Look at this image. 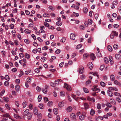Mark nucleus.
Here are the masks:
<instances>
[{"mask_svg":"<svg viewBox=\"0 0 121 121\" xmlns=\"http://www.w3.org/2000/svg\"><path fill=\"white\" fill-rule=\"evenodd\" d=\"M84 70L83 67L82 66H80L77 70V71L80 74H81L83 73Z\"/></svg>","mask_w":121,"mask_h":121,"instance_id":"1","label":"nucleus"},{"mask_svg":"<svg viewBox=\"0 0 121 121\" xmlns=\"http://www.w3.org/2000/svg\"><path fill=\"white\" fill-rule=\"evenodd\" d=\"M48 87V86L46 85H45L44 88H43L42 91L43 93L46 94L48 92L47 89Z\"/></svg>","mask_w":121,"mask_h":121,"instance_id":"2","label":"nucleus"},{"mask_svg":"<svg viewBox=\"0 0 121 121\" xmlns=\"http://www.w3.org/2000/svg\"><path fill=\"white\" fill-rule=\"evenodd\" d=\"M64 87L69 91H70L72 89L70 86L68 84H67L65 83L64 84Z\"/></svg>","mask_w":121,"mask_h":121,"instance_id":"3","label":"nucleus"},{"mask_svg":"<svg viewBox=\"0 0 121 121\" xmlns=\"http://www.w3.org/2000/svg\"><path fill=\"white\" fill-rule=\"evenodd\" d=\"M86 114V113L85 112H83L82 113V115L79 117V118L80 120H83L84 119V116Z\"/></svg>","mask_w":121,"mask_h":121,"instance_id":"4","label":"nucleus"},{"mask_svg":"<svg viewBox=\"0 0 121 121\" xmlns=\"http://www.w3.org/2000/svg\"><path fill=\"white\" fill-rule=\"evenodd\" d=\"M33 114L32 113L29 112L28 114L26 115V116L27 117V118L29 120L32 117Z\"/></svg>","mask_w":121,"mask_h":121,"instance_id":"5","label":"nucleus"},{"mask_svg":"<svg viewBox=\"0 0 121 121\" xmlns=\"http://www.w3.org/2000/svg\"><path fill=\"white\" fill-rule=\"evenodd\" d=\"M70 37L71 39L74 40L75 39V35L74 34L71 33L70 35Z\"/></svg>","mask_w":121,"mask_h":121,"instance_id":"6","label":"nucleus"},{"mask_svg":"<svg viewBox=\"0 0 121 121\" xmlns=\"http://www.w3.org/2000/svg\"><path fill=\"white\" fill-rule=\"evenodd\" d=\"M89 57L88 54L87 53H85L84 54L82 58L83 60H85Z\"/></svg>","mask_w":121,"mask_h":121,"instance_id":"7","label":"nucleus"},{"mask_svg":"<svg viewBox=\"0 0 121 121\" xmlns=\"http://www.w3.org/2000/svg\"><path fill=\"white\" fill-rule=\"evenodd\" d=\"M114 82L115 84L119 86H121V83L119 82H118L117 80L114 81Z\"/></svg>","mask_w":121,"mask_h":121,"instance_id":"8","label":"nucleus"},{"mask_svg":"<svg viewBox=\"0 0 121 121\" xmlns=\"http://www.w3.org/2000/svg\"><path fill=\"white\" fill-rule=\"evenodd\" d=\"M110 102L112 104H113L114 105H116V103L115 100L112 99H110Z\"/></svg>","mask_w":121,"mask_h":121,"instance_id":"9","label":"nucleus"},{"mask_svg":"<svg viewBox=\"0 0 121 121\" xmlns=\"http://www.w3.org/2000/svg\"><path fill=\"white\" fill-rule=\"evenodd\" d=\"M93 64L91 62H89L88 64V66L90 69H91L92 68Z\"/></svg>","mask_w":121,"mask_h":121,"instance_id":"10","label":"nucleus"},{"mask_svg":"<svg viewBox=\"0 0 121 121\" xmlns=\"http://www.w3.org/2000/svg\"><path fill=\"white\" fill-rule=\"evenodd\" d=\"M76 116L75 113H72L70 114V117L72 119H73L75 118Z\"/></svg>","mask_w":121,"mask_h":121,"instance_id":"11","label":"nucleus"},{"mask_svg":"<svg viewBox=\"0 0 121 121\" xmlns=\"http://www.w3.org/2000/svg\"><path fill=\"white\" fill-rule=\"evenodd\" d=\"M2 116L3 117H10L9 115V113H5L2 115Z\"/></svg>","mask_w":121,"mask_h":121,"instance_id":"12","label":"nucleus"},{"mask_svg":"<svg viewBox=\"0 0 121 121\" xmlns=\"http://www.w3.org/2000/svg\"><path fill=\"white\" fill-rule=\"evenodd\" d=\"M115 57L117 59H119L121 58V56L120 54H116L115 55Z\"/></svg>","mask_w":121,"mask_h":121,"instance_id":"13","label":"nucleus"},{"mask_svg":"<svg viewBox=\"0 0 121 121\" xmlns=\"http://www.w3.org/2000/svg\"><path fill=\"white\" fill-rule=\"evenodd\" d=\"M29 112V110L28 109H26L24 112V116H26V115Z\"/></svg>","mask_w":121,"mask_h":121,"instance_id":"14","label":"nucleus"},{"mask_svg":"<svg viewBox=\"0 0 121 121\" xmlns=\"http://www.w3.org/2000/svg\"><path fill=\"white\" fill-rule=\"evenodd\" d=\"M64 103L63 101H60L58 103V106L60 108L64 106Z\"/></svg>","mask_w":121,"mask_h":121,"instance_id":"15","label":"nucleus"},{"mask_svg":"<svg viewBox=\"0 0 121 121\" xmlns=\"http://www.w3.org/2000/svg\"><path fill=\"white\" fill-rule=\"evenodd\" d=\"M38 110L36 108H35L34 109V112L35 115H37L38 114Z\"/></svg>","mask_w":121,"mask_h":121,"instance_id":"16","label":"nucleus"},{"mask_svg":"<svg viewBox=\"0 0 121 121\" xmlns=\"http://www.w3.org/2000/svg\"><path fill=\"white\" fill-rule=\"evenodd\" d=\"M110 80L112 81H114L115 79V77L113 74H112L110 75Z\"/></svg>","mask_w":121,"mask_h":121,"instance_id":"17","label":"nucleus"},{"mask_svg":"<svg viewBox=\"0 0 121 121\" xmlns=\"http://www.w3.org/2000/svg\"><path fill=\"white\" fill-rule=\"evenodd\" d=\"M20 88L18 85H16L15 86V89L16 91L18 92L19 91Z\"/></svg>","mask_w":121,"mask_h":121,"instance_id":"18","label":"nucleus"},{"mask_svg":"<svg viewBox=\"0 0 121 121\" xmlns=\"http://www.w3.org/2000/svg\"><path fill=\"white\" fill-rule=\"evenodd\" d=\"M87 99L89 101H92L93 102H94L95 101V99L93 98H90V97H88L87 98Z\"/></svg>","mask_w":121,"mask_h":121,"instance_id":"19","label":"nucleus"},{"mask_svg":"<svg viewBox=\"0 0 121 121\" xmlns=\"http://www.w3.org/2000/svg\"><path fill=\"white\" fill-rule=\"evenodd\" d=\"M112 34H113L114 36H117L118 35V33L115 31H112L111 33Z\"/></svg>","mask_w":121,"mask_h":121,"instance_id":"20","label":"nucleus"},{"mask_svg":"<svg viewBox=\"0 0 121 121\" xmlns=\"http://www.w3.org/2000/svg\"><path fill=\"white\" fill-rule=\"evenodd\" d=\"M90 57L91 59L92 60H94L95 58L94 55L93 53H92L90 54Z\"/></svg>","mask_w":121,"mask_h":121,"instance_id":"21","label":"nucleus"},{"mask_svg":"<svg viewBox=\"0 0 121 121\" xmlns=\"http://www.w3.org/2000/svg\"><path fill=\"white\" fill-rule=\"evenodd\" d=\"M84 106L86 109H87L88 108L89 105L87 103H85L84 104Z\"/></svg>","mask_w":121,"mask_h":121,"instance_id":"22","label":"nucleus"},{"mask_svg":"<svg viewBox=\"0 0 121 121\" xmlns=\"http://www.w3.org/2000/svg\"><path fill=\"white\" fill-rule=\"evenodd\" d=\"M53 112L54 114L56 115L57 114L58 112V109L57 108H55L53 109Z\"/></svg>","mask_w":121,"mask_h":121,"instance_id":"23","label":"nucleus"},{"mask_svg":"<svg viewBox=\"0 0 121 121\" xmlns=\"http://www.w3.org/2000/svg\"><path fill=\"white\" fill-rule=\"evenodd\" d=\"M108 49V50L112 52V47L110 45H109L107 47Z\"/></svg>","mask_w":121,"mask_h":121,"instance_id":"24","label":"nucleus"},{"mask_svg":"<svg viewBox=\"0 0 121 121\" xmlns=\"http://www.w3.org/2000/svg\"><path fill=\"white\" fill-rule=\"evenodd\" d=\"M14 118L16 119L19 118L21 119V117L20 116L18 115L17 114H14Z\"/></svg>","mask_w":121,"mask_h":121,"instance_id":"25","label":"nucleus"},{"mask_svg":"<svg viewBox=\"0 0 121 121\" xmlns=\"http://www.w3.org/2000/svg\"><path fill=\"white\" fill-rule=\"evenodd\" d=\"M39 108L41 109H42L44 107V106L42 104H40L39 106Z\"/></svg>","mask_w":121,"mask_h":121,"instance_id":"26","label":"nucleus"},{"mask_svg":"<svg viewBox=\"0 0 121 121\" xmlns=\"http://www.w3.org/2000/svg\"><path fill=\"white\" fill-rule=\"evenodd\" d=\"M108 95L110 97H112L113 95V94L111 91H108Z\"/></svg>","mask_w":121,"mask_h":121,"instance_id":"27","label":"nucleus"},{"mask_svg":"<svg viewBox=\"0 0 121 121\" xmlns=\"http://www.w3.org/2000/svg\"><path fill=\"white\" fill-rule=\"evenodd\" d=\"M3 99L6 102H8L9 101V98H6L4 97H3Z\"/></svg>","mask_w":121,"mask_h":121,"instance_id":"28","label":"nucleus"},{"mask_svg":"<svg viewBox=\"0 0 121 121\" xmlns=\"http://www.w3.org/2000/svg\"><path fill=\"white\" fill-rule=\"evenodd\" d=\"M24 108H25L27 105V103L26 101H24L22 104Z\"/></svg>","mask_w":121,"mask_h":121,"instance_id":"29","label":"nucleus"},{"mask_svg":"<svg viewBox=\"0 0 121 121\" xmlns=\"http://www.w3.org/2000/svg\"><path fill=\"white\" fill-rule=\"evenodd\" d=\"M82 47V45L81 44H79L77 46L76 48L77 49H78L81 48Z\"/></svg>","mask_w":121,"mask_h":121,"instance_id":"30","label":"nucleus"},{"mask_svg":"<svg viewBox=\"0 0 121 121\" xmlns=\"http://www.w3.org/2000/svg\"><path fill=\"white\" fill-rule=\"evenodd\" d=\"M95 111L92 109H91L90 112V114L92 116L94 115L95 114Z\"/></svg>","mask_w":121,"mask_h":121,"instance_id":"31","label":"nucleus"},{"mask_svg":"<svg viewBox=\"0 0 121 121\" xmlns=\"http://www.w3.org/2000/svg\"><path fill=\"white\" fill-rule=\"evenodd\" d=\"M31 79L30 78H27V82L28 83H30L31 81Z\"/></svg>","mask_w":121,"mask_h":121,"instance_id":"32","label":"nucleus"},{"mask_svg":"<svg viewBox=\"0 0 121 121\" xmlns=\"http://www.w3.org/2000/svg\"><path fill=\"white\" fill-rule=\"evenodd\" d=\"M48 9L52 10H54L55 9V8L51 5H50L48 7Z\"/></svg>","mask_w":121,"mask_h":121,"instance_id":"33","label":"nucleus"},{"mask_svg":"<svg viewBox=\"0 0 121 121\" xmlns=\"http://www.w3.org/2000/svg\"><path fill=\"white\" fill-rule=\"evenodd\" d=\"M42 98V96L41 95H39L38 97V99L39 102H40L41 101Z\"/></svg>","mask_w":121,"mask_h":121,"instance_id":"34","label":"nucleus"},{"mask_svg":"<svg viewBox=\"0 0 121 121\" xmlns=\"http://www.w3.org/2000/svg\"><path fill=\"white\" fill-rule=\"evenodd\" d=\"M113 48L115 49H116L118 48V46L117 44H116L113 46Z\"/></svg>","mask_w":121,"mask_h":121,"instance_id":"35","label":"nucleus"},{"mask_svg":"<svg viewBox=\"0 0 121 121\" xmlns=\"http://www.w3.org/2000/svg\"><path fill=\"white\" fill-rule=\"evenodd\" d=\"M56 24L58 26H60L62 25V23L61 22L58 21L56 22Z\"/></svg>","mask_w":121,"mask_h":121,"instance_id":"36","label":"nucleus"},{"mask_svg":"<svg viewBox=\"0 0 121 121\" xmlns=\"http://www.w3.org/2000/svg\"><path fill=\"white\" fill-rule=\"evenodd\" d=\"M104 60L105 63L107 64L108 63V59L106 57H105L104 58Z\"/></svg>","mask_w":121,"mask_h":121,"instance_id":"37","label":"nucleus"},{"mask_svg":"<svg viewBox=\"0 0 121 121\" xmlns=\"http://www.w3.org/2000/svg\"><path fill=\"white\" fill-rule=\"evenodd\" d=\"M100 84L101 86L103 87L105 86H106L105 84L103 82H101L100 83Z\"/></svg>","mask_w":121,"mask_h":121,"instance_id":"38","label":"nucleus"},{"mask_svg":"<svg viewBox=\"0 0 121 121\" xmlns=\"http://www.w3.org/2000/svg\"><path fill=\"white\" fill-rule=\"evenodd\" d=\"M5 106V107L8 109L10 110V106L8 104H6Z\"/></svg>","mask_w":121,"mask_h":121,"instance_id":"39","label":"nucleus"},{"mask_svg":"<svg viewBox=\"0 0 121 121\" xmlns=\"http://www.w3.org/2000/svg\"><path fill=\"white\" fill-rule=\"evenodd\" d=\"M96 55L98 57H101L102 56V55L101 53L99 52H96Z\"/></svg>","mask_w":121,"mask_h":121,"instance_id":"40","label":"nucleus"},{"mask_svg":"<svg viewBox=\"0 0 121 121\" xmlns=\"http://www.w3.org/2000/svg\"><path fill=\"white\" fill-rule=\"evenodd\" d=\"M116 99L119 103L121 102V99L119 97H116Z\"/></svg>","mask_w":121,"mask_h":121,"instance_id":"41","label":"nucleus"},{"mask_svg":"<svg viewBox=\"0 0 121 121\" xmlns=\"http://www.w3.org/2000/svg\"><path fill=\"white\" fill-rule=\"evenodd\" d=\"M83 90L85 92V93H88L89 92V91L85 87H83Z\"/></svg>","mask_w":121,"mask_h":121,"instance_id":"42","label":"nucleus"},{"mask_svg":"<svg viewBox=\"0 0 121 121\" xmlns=\"http://www.w3.org/2000/svg\"><path fill=\"white\" fill-rule=\"evenodd\" d=\"M67 110L69 112H70L72 110V108L71 106H69L67 108Z\"/></svg>","mask_w":121,"mask_h":121,"instance_id":"43","label":"nucleus"},{"mask_svg":"<svg viewBox=\"0 0 121 121\" xmlns=\"http://www.w3.org/2000/svg\"><path fill=\"white\" fill-rule=\"evenodd\" d=\"M41 60L42 62H44L46 60V58L44 57H42L41 58Z\"/></svg>","mask_w":121,"mask_h":121,"instance_id":"44","label":"nucleus"},{"mask_svg":"<svg viewBox=\"0 0 121 121\" xmlns=\"http://www.w3.org/2000/svg\"><path fill=\"white\" fill-rule=\"evenodd\" d=\"M4 78L5 80L8 81H9L10 79L8 75H6L4 77Z\"/></svg>","mask_w":121,"mask_h":121,"instance_id":"45","label":"nucleus"},{"mask_svg":"<svg viewBox=\"0 0 121 121\" xmlns=\"http://www.w3.org/2000/svg\"><path fill=\"white\" fill-rule=\"evenodd\" d=\"M50 16V15H49V14H46V13H44L43 15V17H49Z\"/></svg>","mask_w":121,"mask_h":121,"instance_id":"46","label":"nucleus"},{"mask_svg":"<svg viewBox=\"0 0 121 121\" xmlns=\"http://www.w3.org/2000/svg\"><path fill=\"white\" fill-rule=\"evenodd\" d=\"M25 57L27 59H29L30 58L29 55L27 53H26L25 54Z\"/></svg>","mask_w":121,"mask_h":121,"instance_id":"47","label":"nucleus"},{"mask_svg":"<svg viewBox=\"0 0 121 121\" xmlns=\"http://www.w3.org/2000/svg\"><path fill=\"white\" fill-rule=\"evenodd\" d=\"M114 95L116 96H120V94L117 92H114Z\"/></svg>","mask_w":121,"mask_h":121,"instance_id":"48","label":"nucleus"},{"mask_svg":"<svg viewBox=\"0 0 121 121\" xmlns=\"http://www.w3.org/2000/svg\"><path fill=\"white\" fill-rule=\"evenodd\" d=\"M50 85L51 86L53 87H55L56 86L55 83L52 82H51L50 83Z\"/></svg>","mask_w":121,"mask_h":121,"instance_id":"49","label":"nucleus"},{"mask_svg":"<svg viewBox=\"0 0 121 121\" xmlns=\"http://www.w3.org/2000/svg\"><path fill=\"white\" fill-rule=\"evenodd\" d=\"M85 27L83 25L80 26V28L81 30H83L85 29Z\"/></svg>","mask_w":121,"mask_h":121,"instance_id":"50","label":"nucleus"},{"mask_svg":"<svg viewBox=\"0 0 121 121\" xmlns=\"http://www.w3.org/2000/svg\"><path fill=\"white\" fill-rule=\"evenodd\" d=\"M25 32L27 34L29 33L30 32V30H29L28 29H26L24 30Z\"/></svg>","mask_w":121,"mask_h":121,"instance_id":"51","label":"nucleus"},{"mask_svg":"<svg viewBox=\"0 0 121 121\" xmlns=\"http://www.w3.org/2000/svg\"><path fill=\"white\" fill-rule=\"evenodd\" d=\"M105 66V65H101L100 68V70H102L104 68Z\"/></svg>","mask_w":121,"mask_h":121,"instance_id":"52","label":"nucleus"},{"mask_svg":"<svg viewBox=\"0 0 121 121\" xmlns=\"http://www.w3.org/2000/svg\"><path fill=\"white\" fill-rule=\"evenodd\" d=\"M73 14L76 17H77L79 16V14L78 13L74 12L73 13Z\"/></svg>","mask_w":121,"mask_h":121,"instance_id":"53","label":"nucleus"},{"mask_svg":"<svg viewBox=\"0 0 121 121\" xmlns=\"http://www.w3.org/2000/svg\"><path fill=\"white\" fill-rule=\"evenodd\" d=\"M83 11L84 13H86L87 12L88 9L87 8H84L83 9Z\"/></svg>","mask_w":121,"mask_h":121,"instance_id":"54","label":"nucleus"},{"mask_svg":"<svg viewBox=\"0 0 121 121\" xmlns=\"http://www.w3.org/2000/svg\"><path fill=\"white\" fill-rule=\"evenodd\" d=\"M108 91H113V87H110L108 88Z\"/></svg>","mask_w":121,"mask_h":121,"instance_id":"55","label":"nucleus"},{"mask_svg":"<svg viewBox=\"0 0 121 121\" xmlns=\"http://www.w3.org/2000/svg\"><path fill=\"white\" fill-rule=\"evenodd\" d=\"M92 22L91 19H89L88 21V23L89 25H91Z\"/></svg>","mask_w":121,"mask_h":121,"instance_id":"56","label":"nucleus"},{"mask_svg":"<svg viewBox=\"0 0 121 121\" xmlns=\"http://www.w3.org/2000/svg\"><path fill=\"white\" fill-rule=\"evenodd\" d=\"M106 105L109 108H111L112 107L111 104L109 103H107Z\"/></svg>","mask_w":121,"mask_h":121,"instance_id":"57","label":"nucleus"},{"mask_svg":"<svg viewBox=\"0 0 121 121\" xmlns=\"http://www.w3.org/2000/svg\"><path fill=\"white\" fill-rule=\"evenodd\" d=\"M60 95L62 97H64L65 96V93L64 92L61 91L60 93Z\"/></svg>","mask_w":121,"mask_h":121,"instance_id":"58","label":"nucleus"},{"mask_svg":"<svg viewBox=\"0 0 121 121\" xmlns=\"http://www.w3.org/2000/svg\"><path fill=\"white\" fill-rule=\"evenodd\" d=\"M5 92V91L4 90H2L1 92L0 93V96L3 95L4 94V93Z\"/></svg>","mask_w":121,"mask_h":121,"instance_id":"59","label":"nucleus"},{"mask_svg":"<svg viewBox=\"0 0 121 121\" xmlns=\"http://www.w3.org/2000/svg\"><path fill=\"white\" fill-rule=\"evenodd\" d=\"M97 85H95L93 86V88L92 90L94 91H96V90L97 87Z\"/></svg>","mask_w":121,"mask_h":121,"instance_id":"60","label":"nucleus"},{"mask_svg":"<svg viewBox=\"0 0 121 121\" xmlns=\"http://www.w3.org/2000/svg\"><path fill=\"white\" fill-rule=\"evenodd\" d=\"M52 101H49L48 104V105L49 106H52Z\"/></svg>","mask_w":121,"mask_h":121,"instance_id":"61","label":"nucleus"},{"mask_svg":"<svg viewBox=\"0 0 121 121\" xmlns=\"http://www.w3.org/2000/svg\"><path fill=\"white\" fill-rule=\"evenodd\" d=\"M36 90L38 92H40L41 90V89L39 86H37L36 87Z\"/></svg>","mask_w":121,"mask_h":121,"instance_id":"62","label":"nucleus"},{"mask_svg":"<svg viewBox=\"0 0 121 121\" xmlns=\"http://www.w3.org/2000/svg\"><path fill=\"white\" fill-rule=\"evenodd\" d=\"M97 108L99 109H100L101 108V105L99 104H98L97 105Z\"/></svg>","mask_w":121,"mask_h":121,"instance_id":"63","label":"nucleus"},{"mask_svg":"<svg viewBox=\"0 0 121 121\" xmlns=\"http://www.w3.org/2000/svg\"><path fill=\"white\" fill-rule=\"evenodd\" d=\"M60 52V50L59 49H57L55 51V52L57 54H59Z\"/></svg>","mask_w":121,"mask_h":121,"instance_id":"64","label":"nucleus"}]
</instances>
